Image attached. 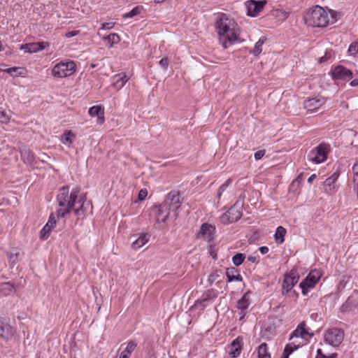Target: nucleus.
Here are the masks:
<instances>
[{
	"label": "nucleus",
	"mask_w": 358,
	"mask_h": 358,
	"mask_svg": "<svg viewBox=\"0 0 358 358\" xmlns=\"http://www.w3.org/2000/svg\"><path fill=\"white\" fill-rule=\"evenodd\" d=\"M299 279V273L295 269H292L289 273L285 274L282 284V294L289 292L298 282Z\"/></svg>",
	"instance_id": "1a4fd4ad"
},
{
	"label": "nucleus",
	"mask_w": 358,
	"mask_h": 358,
	"mask_svg": "<svg viewBox=\"0 0 358 358\" xmlns=\"http://www.w3.org/2000/svg\"><path fill=\"white\" fill-rule=\"evenodd\" d=\"M315 177H316L315 174H313V175H311V176L308 178V182H312L315 178Z\"/></svg>",
	"instance_id": "e2e57ef3"
},
{
	"label": "nucleus",
	"mask_w": 358,
	"mask_h": 358,
	"mask_svg": "<svg viewBox=\"0 0 358 358\" xmlns=\"http://www.w3.org/2000/svg\"><path fill=\"white\" fill-rule=\"evenodd\" d=\"M299 345L300 343L296 345L294 343L287 344L285 348L281 358H288L290 354H292L295 350L298 349Z\"/></svg>",
	"instance_id": "2f4dec72"
},
{
	"label": "nucleus",
	"mask_w": 358,
	"mask_h": 358,
	"mask_svg": "<svg viewBox=\"0 0 358 358\" xmlns=\"http://www.w3.org/2000/svg\"><path fill=\"white\" fill-rule=\"evenodd\" d=\"M229 182H230V180H228L227 181H226L223 185H222L220 187L218 192H217L218 199H220L221 197L223 192L227 189V188L229 186Z\"/></svg>",
	"instance_id": "de8ad7c7"
},
{
	"label": "nucleus",
	"mask_w": 358,
	"mask_h": 358,
	"mask_svg": "<svg viewBox=\"0 0 358 358\" xmlns=\"http://www.w3.org/2000/svg\"><path fill=\"white\" fill-rule=\"evenodd\" d=\"M324 358H330V357H324Z\"/></svg>",
	"instance_id": "774afa93"
},
{
	"label": "nucleus",
	"mask_w": 358,
	"mask_h": 358,
	"mask_svg": "<svg viewBox=\"0 0 358 358\" xmlns=\"http://www.w3.org/2000/svg\"><path fill=\"white\" fill-rule=\"evenodd\" d=\"M285 234H286V229L283 227L279 226L277 228L275 234V239L276 242L279 244L282 243L285 241L284 236H285Z\"/></svg>",
	"instance_id": "c756f323"
},
{
	"label": "nucleus",
	"mask_w": 358,
	"mask_h": 358,
	"mask_svg": "<svg viewBox=\"0 0 358 358\" xmlns=\"http://www.w3.org/2000/svg\"><path fill=\"white\" fill-rule=\"evenodd\" d=\"M264 43V39L260 38L256 43L252 51L255 56H258L262 52V46Z\"/></svg>",
	"instance_id": "58836bf2"
},
{
	"label": "nucleus",
	"mask_w": 358,
	"mask_h": 358,
	"mask_svg": "<svg viewBox=\"0 0 358 358\" xmlns=\"http://www.w3.org/2000/svg\"><path fill=\"white\" fill-rule=\"evenodd\" d=\"M75 135L71 131H66L62 136L61 141L64 144L68 145L73 142Z\"/></svg>",
	"instance_id": "c9c22d12"
},
{
	"label": "nucleus",
	"mask_w": 358,
	"mask_h": 358,
	"mask_svg": "<svg viewBox=\"0 0 358 358\" xmlns=\"http://www.w3.org/2000/svg\"><path fill=\"white\" fill-rule=\"evenodd\" d=\"M162 204L168 207L171 212H173V216L176 217L178 215L176 211L180 207L179 193L176 191L169 192Z\"/></svg>",
	"instance_id": "6e6552de"
},
{
	"label": "nucleus",
	"mask_w": 358,
	"mask_h": 358,
	"mask_svg": "<svg viewBox=\"0 0 358 358\" xmlns=\"http://www.w3.org/2000/svg\"><path fill=\"white\" fill-rule=\"evenodd\" d=\"M1 45H2V42L0 41V50H1Z\"/></svg>",
	"instance_id": "69168bd1"
},
{
	"label": "nucleus",
	"mask_w": 358,
	"mask_h": 358,
	"mask_svg": "<svg viewBox=\"0 0 358 358\" xmlns=\"http://www.w3.org/2000/svg\"><path fill=\"white\" fill-rule=\"evenodd\" d=\"M215 230V228L214 226L204 223L201 226L200 230L197 234V236L200 238L210 241Z\"/></svg>",
	"instance_id": "4468645a"
},
{
	"label": "nucleus",
	"mask_w": 358,
	"mask_h": 358,
	"mask_svg": "<svg viewBox=\"0 0 358 358\" xmlns=\"http://www.w3.org/2000/svg\"><path fill=\"white\" fill-rule=\"evenodd\" d=\"M308 275H312V276H314V277H317L318 278V280H320V274L318 271H312Z\"/></svg>",
	"instance_id": "4d7b16f0"
},
{
	"label": "nucleus",
	"mask_w": 358,
	"mask_h": 358,
	"mask_svg": "<svg viewBox=\"0 0 358 358\" xmlns=\"http://www.w3.org/2000/svg\"><path fill=\"white\" fill-rule=\"evenodd\" d=\"M348 52L351 55H355L358 52V42H354L350 44L348 48Z\"/></svg>",
	"instance_id": "c03bdc74"
},
{
	"label": "nucleus",
	"mask_w": 358,
	"mask_h": 358,
	"mask_svg": "<svg viewBox=\"0 0 358 358\" xmlns=\"http://www.w3.org/2000/svg\"><path fill=\"white\" fill-rule=\"evenodd\" d=\"M79 202H81L80 207L76 208L74 211L78 220L84 218L87 208L90 205L89 202H87L86 200L80 199Z\"/></svg>",
	"instance_id": "5701e85b"
},
{
	"label": "nucleus",
	"mask_w": 358,
	"mask_h": 358,
	"mask_svg": "<svg viewBox=\"0 0 358 358\" xmlns=\"http://www.w3.org/2000/svg\"><path fill=\"white\" fill-rule=\"evenodd\" d=\"M16 292V286L10 282L0 284V293L3 296H9Z\"/></svg>",
	"instance_id": "aec40b11"
},
{
	"label": "nucleus",
	"mask_w": 358,
	"mask_h": 358,
	"mask_svg": "<svg viewBox=\"0 0 358 358\" xmlns=\"http://www.w3.org/2000/svg\"><path fill=\"white\" fill-rule=\"evenodd\" d=\"M129 78L126 75L124 76L118 78L115 83L114 86L115 87L117 88L118 90L122 88L124 84L128 81Z\"/></svg>",
	"instance_id": "a19ab883"
},
{
	"label": "nucleus",
	"mask_w": 358,
	"mask_h": 358,
	"mask_svg": "<svg viewBox=\"0 0 358 358\" xmlns=\"http://www.w3.org/2000/svg\"><path fill=\"white\" fill-rule=\"evenodd\" d=\"M266 3V1H248L247 2L248 14L250 16L255 17L263 9Z\"/></svg>",
	"instance_id": "f8f14e48"
},
{
	"label": "nucleus",
	"mask_w": 358,
	"mask_h": 358,
	"mask_svg": "<svg viewBox=\"0 0 358 358\" xmlns=\"http://www.w3.org/2000/svg\"><path fill=\"white\" fill-rule=\"evenodd\" d=\"M220 273H221V271H214L210 275H209V278H208V281L210 282V283H213L215 281H216L219 277L220 276Z\"/></svg>",
	"instance_id": "37998d69"
},
{
	"label": "nucleus",
	"mask_w": 358,
	"mask_h": 358,
	"mask_svg": "<svg viewBox=\"0 0 358 358\" xmlns=\"http://www.w3.org/2000/svg\"><path fill=\"white\" fill-rule=\"evenodd\" d=\"M147 195H148V191L146 189H141L139 191L138 196V200H140V201L144 200L145 198L147 196Z\"/></svg>",
	"instance_id": "3c124183"
},
{
	"label": "nucleus",
	"mask_w": 358,
	"mask_h": 358,
	"mask_svg": "<svg viewBox=\"0 0 358 358\" xmlns=\"http://www.w3.org/2000/svg\"><path fill=\"white\" fill-rule=\"evenodd\" d=\"M248 260L252 263H256L257 262V257L255 256H248Z\"/></svg>",
	"instance_id": "bf43d9fd"
},
{
	"label": "nucleus",
	"mask_w": 358,
	"mask_h": 358,
	"mask_svg": "<svg viewBox=\"0 0 358 358\" xmlns=\"http://www.w3.org/2000/svg\"><path fill=\"white\" fill-rule=\"evenodd\" d=\"M152 213L155 216L157 224H159V227H161V224H164L166 222L170 215L171 211L169 210L168 207L160 204L152 209Z\"/></svg>",
	"instance_id": "9d476101"
},
{
	"label": "nucleus",
	"mask_w": 358,
	"mask_h": 358,
	"mask_svg": "<svg viewBox=\"0 0 358 358\" xmlns=\"http://www.w3.org/2000/svg\"><path fill=\"white\" fill-rule=\"evenodd\" d=\"M137 346V343L134 341H129L126 349L122 351L120 355V358H129L131 353L134 351Z\"/></svg>",
	"instance_id": "a878e982"
},
{
	"label": "nucleus",
	"mask_w": 358,
	"mask_h": 358,
	"mask_svg": "<svg viewBox=\"0 0 358 358\" xmlns=\"http://www.w3.org/2000/svg\"><path fill=\"white\" fill-rule=\"evenodd\" d=\"M215 26L220 43L224 49L238 41L241 31L238 24L233 18L222 13L216 22Z\"/></svg>",
	"instance_id": "f257e3e1"
},
{
	"label": "nucleus",
	"mask_w": 358,
	"mask_h": 358,
	"mask_svg": "<svg viewBox=\"0 0 358 358\" xmlns=\"http://www.w3.org/2000/svg\"><path fill=\"white\" fill-rule=\"evenodd\" d=\"M143 7L141 6H137L134 7L130 12L124 14L123 17L129 18L133 17L141 13L143 10Z\"/></svg>",
	"instance_id": "e433bc0d"
},
{
	"label": "nucleus",
	"mask_w": 358,
	"mask_h": 358,
	"mask_svg": "<svg viewBox=\"0 0 358 358\" xmlns=\"http://www.w3.org/2000/svg\"><path fill=\"white\" fill-rule=\"evenodd\" d=\"M303 179V173H300L296 179V181L298 182H301Z\"/></svg>",
	"instance_id": "680f3d73"
},
{
	"label": "nucleus",
	"mask_w": 358,
	"mask_h": 358,
	"mask_svg": "<svg viewBox=\"0 0 358 358\" xmlns=\"http://www.w3.org/2000/svg\"><path fill=\"white\" fill-rule=\"evenodd\" d=\"M10 119V114L0 108V122L2 123H7L9 122Z\"/></svg>",
	"instance_id": "79ce46f5"
},
{
	"label": "nucleus",
	"mask_w": 358,
	"mask_h": 358,
	"mask_svg": "<svg viewBox=\"0 0 358 358\" xmlns=\"http://www.w3.org/2000/svg\"><path fill=\"white\" fill-rule=\"evenodd\" d=\"M328 152V145L322 143L310 152L308 157L315 164H320L327 159Z\"/></svg>",
	"instance_id": "39448f33"
},
{
	"label": "nucleus",
	"mask_w": 358,
	"mask_h": 358,
	"mask_svg": "<svg viewBox=\"0 0 358 358\" xmlns=\"http://www.w3.org/2000/svg\"><path fill=\"white\" fill-rule=\"evenodd\" d=\"M249 292H246L243 297L238 300L237 308L241 310H245L249 305Z\"/></svg>",
	"instance_id": "f704fd0d"
},
{
	"label": "nucleus",
	"mask_w": 358,
	"mask_h": 358,
	"mask_svg": "<svg viewBox=\"0 0 358 358\" xmlns=\"http://www.w3.org/2000/svg\"><path fill=\"white\" fill-rule=\"evenodd\" d=\"M243 338L241 337L236 338L234 340L229 346V354L233 358L238 357L242 350Z\"/></svg>",
	"instance_id": "2eb2a0df"
},
{
	"label": "nucleus",
	"mask_w": 358,
	"mask_h": 358,
	"mask_svg": "<svg viewBox=\"0 0 358 358\" xmlns=\"http://www.w3.org/2000/svg\"><path fill=\"white\" fill-rule=\"evenodd\" d=\"M79 192L80 189L78 188H76L69 194L68 186H64L59 189V192L57 197L59 204V208L57 209V213L59 217H63L70 213L71 208L74 206L76 200L78 198Z\"/></svg>",
	"instance_id": "f03ea898"
},
{
	"label": "nucleus",
	"mask_w": 358,
	"mask_h": 358,
	"mask_svg": "<svg viewBox=\"0 0 358 358\" xmlns=\"http://www.w3.org/2000/svg\"><path fill=\"white\" fill-rule=\"evenodd\" d=\"M318 282V278L314 277L312 275H308L301 283H300V287L302 289V293L303 295H306L308 292V289L313 288L316 283Z\"/></svg>",
	"instance_id": "6ab92c4d"
},
{
	"label": "nucleus",
	"mask_w": 358,
	"mask_h": 358,
	"mask_svg": "<svg viewBox=\"0 0 358 358\" xmlns=\"http://www.w3.org/2000/svg\"><path fill=\"white\" fill-rule=\"evenodd\" d=\"M272 15H273L278 21H285L289 16V13L277 9L274 10L272 12Z\"/></svg>",
	"instance_id": "72a5a7b5"
},
{
	"label": "nucleus",
	"mask_w": 358,
	"mask_h": 358,
	"mask_svg": "<svg viewBox=\"0 0 358 358\" xmlns=\"http://www.w3.org/2000/svg\"><path fill=\"white\" fill-rule=\"evenodd\" d=\"M48 43L45 42L31 43L22 45L20 49L27 52L34 53L45 49Z\"/></svg>",
	"instance_id": "dca6fc26"
},
{
	"label": "nucleus",
	"mask_w": 358,
	"mask_h": 358,
	"mask_svg": "<svg viewBox=\"0 0 358 358\" xmlns=\"http://www.w3.org/2000/svg\"><path fill=\"white\" fill-rule=\"evenodd\" d=\"M15 332L14 329L9 324L4 322L0 323V338L8 340L14 336Z\"/></svg>",
	"instance_id": "a211bd4d"
},
{
	"label": "nucleus",
	"mask_w": 358,
	"mask_h": 358,
	"mask_svg": "<svg viewBox=\"0 0 358 358\" xmlns=\"http://www.w3.org/2000/svg\"><path fill=\"white\" fill-rule=\"evenodd\" d=\"M21 157L26 164H32L34 162V157L28 148H24L21 150Z\"/></svg>",
	"instance_id": "cd10ccee"
},
{
	"label": "nucleus",
	"mask_w": 358,
	"mask_h": 358,
	"mask_svg": "<svg viewBox=\"0 0 358 358\" xmlns=\"http://www.w3.org/2000/svg\"><path fill=\"white\" fill-rule=\"evenodd\" d=\"M344 338L343 331L338 328H332L327 331L324 335L325 341L332 346L339 345Z\"/></svg>",
	"instance_id": "0eeeda50"
},
{
	"label": "nucleus",
	"mask_w": 358,
	"mask_h": 358,
	"mask_svg": "<svg viewBox=\"0 0 358 358\" xmlns=\"http://www.w3.org/2000/svg\"><path fill=\"white\" fill-rule=\"evenodd\" d=\"M104 41H106L109 48H112L115 43L120 42V38L117 34H110L103 38Z\"/></svg>",
	"instance_id": "7c9ffc66"
},
{
	"label": "nucleus",
	"mask_w": 358,
	"mask_h": 358,
	"mask_svg": "<svg viewBox=\"0 0 358 358\" xmlns=\"http://www.w3.org/2000/svg\"><path fill=\"white\" fill-rule=\"evenodd\" d=\"M226 275L229 282H232L234 280L242 281L243 280L238 271L234 267L228 268L226 271Z\"/></svg>",
	"instance_id": "4be33fe9"
},
{
	"label": "nucleus",
	"mask_w": 358,
	"mask_h": 358,
	"mask_svg": "<svg viewBox=\"0 0 358 358\" xmlns=\"http://www.w3.org/2000/svg\"><path fill=\"white\" fill-rule=\"evenodd\" d=\"M20 68L19 67H12L6 69H3V71H5L12 76H17V74H20L21 73L19 71Z\"/></svg>",
	"instance_id": "a18cd8bd"
},
{
	"label": "nucleus",
	"mask_w": 358,
	"mask_h": 358,
	"mask_svg": "<svg viewBox=\"0 0 358 358\" xmlns=\"http://www.w3.org/2000/svg\"><path fill=\"white\" fill-rule=\"evenodd\" d=\"M56 220L55 215L52 213L49 217V220L47 224L44 226V227L41 231V239H47L50 234V231L53 228L56 226Z\"/></svg>",
	"instance_id": "f3484780"
},
{
	"label": "nucleus",
	"mask_w": 358,
	"mask_h": 358,
	"mask_svg": "<svg viewBox=\"0 0 358 358\" xmlns=\"http://www.w3.org/2000/svg\"><path fill=\"white\" fill-rule=\"evenodd\" d=\"M350 85L352 87H357V86H358V79H355V80H352L351 83H350Z\"/></svg>",
	"instance_id": "052dcab7"
},
{
	"label": "nucleus",
	"mask_w": 358,
	"mask_h": 358,
	"mask_svg": "<svg viewBox=\"0 0 358 358\" xmlns=\"http://www.w3.org/2000/svg\"><path fill=\"white\" fill-rule=\"evenodd\" d=\"M113 27V23L112 22H105L102 24V29H110Z\"/></svg>",
	"instance_id": "6e6d98bb"
},
{
	"label": "nucleus",
	"mask_w": 358,
	"mask_h": 358,
	"mask_svg": "<svg viewBox=\"0 0 358 358\" xmlns=\"http://www.w3.org/2000/svg\"><path fill=\"white\" fill-rule=\"evenodd\" d=\"M245 256L243 253H238L232 257V262L236 266H240L244 261Z\"/></svg>",
	"instance_id": "ea45409f"
},
{
	"label": "nucleus",
	"mask_w": 358,
	"mask_h": 358,
	"mask_svg": "<svg viewBox=\"0 0 358 358\" xmlns=\"http://www.w3.org/2000/svg\"><path fill=\"white\" fill-rule=\"evenodd\" d=\"M354 185H355V189L356 190L357 195L358 197V183H354Z\"/></svg>",
	"instance_id": "0e129e2a"
},
{
	"label": "nucleus",
	"mask_w": 358,
	"mask_h": 358,
	"mask_svg": "<svg viewBox=\"0 0 358 358\" xmlns=\"http://www.w3.org/2000/svg\"><path fill=\"white\" fill-rule=\"evenodd\" d=\"M352 171H353V182L354 183H358V159L355 163L353 167H352Z\"/></svg>",
	"instance_id": "49530a36"
},
{
	"label": "nucleus",
	"mask_w": 358,
	"mask_h": 358,
	"mask_svg": "<svg viewBox=\"0 0 358 358\" xmlns=\"http://www.w3.org/2000/svg\"><path fill=\"white\" fill-rule=\"evenodd\" d=\"M338 178V173L335 172L330 177L326 179L324 185L326 191L334 192L335 190V182Z\"/></svg>",
	"instance_id": "412c9836"
},
{
	"label": "nucleus",
	"mask_w": 358,
	"mask_h": 358,
	"mask_svg": "<svg viewBox=\"0 0 358 358\" xmlns=\"http://www.w3.org/2000/svg\"><path fill=\"white\" fill-rule=\"evenodd\" d=\"M352 301L350 299H348L345 303L341 306V311L346 312L351 309V305Z\"/></svg>",
	"instance_id": "09e8293b"
},
{
	"label": "nucleus",
	"mask_w": 358,
	"mask_h": 358,
	"mask_svg": "<svg viewBox=\"0 0 358 358\" xmlns=\"http://www.w3.org/2000/svg\"><path fill=\"white\" fill-rule=\"evenodd\" d=\"M305 326L306 324L304 323H301L297 329L292 332L289 339H292L294 337L303 338L305 336L308 334V332L305 329Z\"/></svg>",
	"instance_id": "bb28decb"
},
{
	"label": "nucleus",
	"mask_w": 358,
	"mask_h": 358,
	"mask_svg": "<svg viewBox=\"0 0 358 358\" xmlns=\"http://www.w3.org/2000/svg\"><path fill=\"white\" fill-rule=\"evenodd\" d=\"M242 216L241 207L236 203L220 216V220L224 224L238 221Z\"/></svg>",
	"instance_id": "423d86ee"
},
{
	"label": "nucleus",
	"mask_w": 358,
	"mask_h": 358,
	"mask_svg": "<svg viewBox=\"0 0 358 358\" xmlns=\"http://www.w3.org/2000/svg\"><path fill=\"white\" fill-rule=\"evenodd\" d=\"M317 352H318V353H320L321 350H318Z\"/></svg>",
	"instance_id": "338daca9"
},
{
	"label": "nucleus",
	"mask_w": 358,
	"mask_h": 358,
	"mask_svg": "<svg viewBox=\"0 0 358 358\" xmlns=\"http://www.w3.org/2000/svg\"><path fill=\"white\" fill-rule=\"evenodd\" d=\"M160 66L164 69L166 70L169 64V60L168 57H164L159 61Z\"/></svg>",
	"instance_id": "8fccbe9b"
},
{
	"label": "nucleus",
	"mask_w": 358,
	"mask_h": 358,
	"mask_svg": "<svg viewBox=\"0 0 358 358\" xmlns=\"http://www.w3.org/2000/svg\"><path fill=\"white\" fill-rule=\"evenodd\" d=\"M258 358H271L267 345L265 343L261 344L258 348Z\"/></svg>",
	"instance_id": "473e14b6"
},
{
	"label": "nucleus",
	"mask_w": 358,
	"mask_h": 358,
	"mask_svg": "<svg viewBox=\"0 0 358 358\" xmlns=\"http://www.w3.org/2000/svg\"><path fill=\"white\" fill-rule=\"evenodd\" d=\"M76 65L73 61L61 62L53 67L52 75L57 78L70 76L76 71Z\"/></svg>",
	"instance_id": "20e7f679"
},
{
	"label": "nucleus",
	"mask_w": 358,
	"mask_h": 358,
	"mask_svg": "<svg viewBox=\"0 0 358 358\" xmlns=\"http://www.w3.org/2000/svg\"><path fill=\"white\" fill-rule=\"evenodd\" d=\"M306 23L312 27H325L330 21L329 12L320 6L309 9L304 15Z\"/></svg>",
	"instance_id": "7ed1b4c3"
},
{
	"label": "nucleus",
	"mask_w": 358,
	"mask_h": 358,
	"mask_svg": "<svg viewBox=\"0 0 358 358\" xmlns=\"http://www.w3.org/2000/svg\"><path fill=\"white\" fill-rule=\"evenodd\" d=\"M331 76L336 80H350L352 78V73L344 66H338L331 71Z\"/></svg>",
	"instance_id": "9b49d317"
},
{
	"label": "nucleus",
	"mask_w": 358,
	"mask_h": 358,
	"mask_svg": "<svg viewBox=\"0 0 358 358\" xmlns=\"http://www.w3.org/2000/svg\"><path fill=\"white\" fill-rule=\"evenodd\" d=\"M325 103L323 97L308 99L304 101V108L308 111H315Z\"/></svg>",
	"instance_id": "ddd939ff"
},
{
	"label": "nucleus",
	"mask_w": 358,
	"mask_h": 358,
	"mask_svg": "<svg viewBox=\"0 0 358 358\" xmlns=\"http://www.w3.org/2000/svg\"><path fill=\"white\" fill-rule=\"evenodd\" d=\"M149 240V236L147 234H141L136 241L132 243V248L138 250L142 248Z\"/></svg>",
	"instance_id": "393cba45"
},
{
	"label": "nucleus",
	"mask_w": 358,
	"mask_h": 358,
	"mask_svg": "<svg viewBox=\"0 0 358 358\" xmlns=\"http://www.w3.org/2000/svg\"><path fill=\"white\" fill-rule=\"evenodd\" d=\"M103 109L100 106H94L89 109V114L92 117L97 116L99 118L101 117V122H103Z\"/></svg>",
	"instance_id": "c85d7f7f"
},
{
	"label": "nucleus",
	"mask_w": 358,
	"mask_h": 358,
	"mask_svg": "<svg viewBox=\"0 0 358 358\" xmlns=\"http://www.w3.org/2000/svg\"><path fill=\"white\" fill-rule=\"evenodd\" d=\"M259 250L262 255H264L268 252V248L266 246H262L259 248Z\"/></svg>",
	"instance_id": "13d9d810"
},
{
	"label": "nucleus",
	"mask_w": 358,
	"mask_h": 358,
	"mask_svg": "<svg viewBox=\"0 0 358 358\" xmlns=\"http://www.w3.org/2000/svg\"><path fill=\"white\" fill-rule=\"evenodd\" d=\"M331 57V54L330 52H326L325 55L323 57H321L319 59V62L322 63L327 61Z\"/></svg>",
	"instance_id": "864d4df0"
},
{
	"label": "nucleus",
	"mask_w": 358,
	"mask_h": 358,
	"mask_svg": "<svg viewBox=\"0 0 358 358\" xmlns=\"http://www.w3.org/2000/svg\"><path fill=\"white\" fill-rule=\"evenodd\" d=\"M79 33V31H71L65 34V37L70 38L76 36Z\"/></svg>",
	"instance_id": "5fc2aeb1"
},
{
	"label": "nucleus",
	"mask_w": 358,
	"mask_h": 358,
	"mask_svg": "<svg viewBox=\"0 0 358 358\" xmlns=\"http://www.w3.org/2000/svg\"><path fill=\"white\" fill-rule=\"evenodd\" d=\"M265 153H266L265 150H258L257 152H256L255 153V159H257V160L261 159L264 156Z\"/></svg>",
	"instance_id": "603ef678"
},
{
	"label": "nucleus",
	"mask_w": 358,
	"mask_h": 358,
	"mask_svg": "<svg viewBox=\"0 0 358 358\" xmlns=\"http://www.w3.org/2000/svg\"><path fill=\"white\" fill-rule=\"evenodd\" d=\"M215 296L216 294L215 293V291L213 289H208L203 294L202 296L200 299L196 301L194 306H197L205 301H209L211 299L215 298Z\"/></svg>",
	"instance_id": "b1692460"
},
{
	"label": "nucleus",
	"mask_w": 358,
	"mask_h": 358,
	"mask_svg": "<svg viewBox=\"0 0 358 358\" xmlns=\"http://www.w3.org/2000/svg\"><path fill=\"white\" fill-rule=\"evenodd\" d=\"M19 255L20 252L16 250L13 252H10L8 254V257L9 261L12 265V266H15L19 260Z\"/></svg>",
	"instance_id": "4c0bfd02"
}]
</instances>
